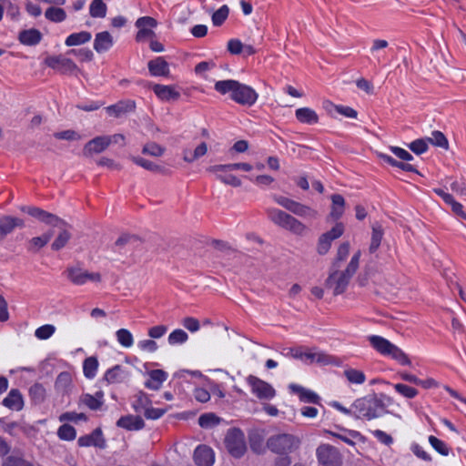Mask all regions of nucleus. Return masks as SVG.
<instances>
[{
  "label": "nucleus",
  "mask_w": 466,
  "mask_h": 466,
  "mask_svg": "<svg viewBox=\"0 0 466 466\" xmlns=\"http://www.w3.org/2000/svg\"><path fill=\"white\" fill-rule=\"evenodd\" d=\"M167 374L162 370H154L149 372V378L145 382L146 388L157 390L161 388L163 382L167 380Z\"/></svg>",
  "instance_id": "obj_25"
},
{
  "label": "nucleus",
  "mask_w": 466,
  "mask_h": 466,
  "mask_svg": "<svg viewBox=\"0 0 466 466\" xmlns=\"http://www.w3.org/2000/svg\"><path fill=\"white\" fill-rule=\"evenodd\" d=\"M148 70L152 76H167L169 75V67L167 62L161 56L150 60L147 64Z\"/></svg>",
  "instance_id": "obj_22"
},
{
  "label": "nucleus",
  "mask_w": 466,
  "mask_h": 466,
  "mask_svg": "<svg viewBox=\"0 0 466 466\" xmlns=\"http://www.w3.org/2000/svg\"><path fill=\"white\" fill-rule=\"evenodd\" d=\"M224 443L228 453L235 458L242 457L247 451L245 435L238 428H232L227 431Z\"/></svg>",
  "instance_id": "obj_6"
},
{
  "label": "nucleus",
  "mask_w": 466,
  "mask_h": 466,
  "mask_svg": "<svg viewBox=\"0 0 466 466\" xmlns=\"http://www.w3.org/2000/svg\"><path fill=\"white\" fill-rule=\"evenodd\" d=\"M55 326L46 324L36 329L35 335L39 339H47L55 333Z\"/></svg>",
  "instance_id": "obj_55"
},
{
  "label": "nucleus",
  "mask_w": 466,
  "mask_h": 466,
  "mask_svg": "<svg viewBox=\"0 0 466 466\" xmlns=\"http://www.w3.org/2000/svg\"><path fill=\"white\" fill-rule=\"evenodd\" d=\"M127 378V372L121 365H116L106 370L104 380L109 384L122 383Z\"/></svg>",
  "instance_id": "obj_21"
},
{
  "label": "nucleus",
  "mask_w": 466,
  "mask_h": 466,
  "mask_svg": "<svg viewBox=\"0 0 466 466\" xmlns=\"http://www.w3.org/2000/svg\"><path fill=\"white\" fill-rule=\"evenodd\" d=\"M72 381L69 372H61L56 380V388L59 390L66 391Z\"/></svg>",
  "instance_id": "obj_53"
},
{
  "label": "nucleus",
  "mask_w": 466,
  "mask_h": 466,
  "mask_svg": "<svg viewBox=\"0 0 466 466\" xmlns=\"http://www.w3.org/2000/svg\"><path fill=\"white\" fill-rule=\"evenodd\" d=\"M2 466H33V464L25 461L20 454L12 453L4 459Z\"/></svg>",
  "instance_id": "obj_43"
},
{
  "label": "nucleus",
  "mask_w": 466,
  "mask_h": 466,
  "mask_svg": "<svg viewBox=\"0 0 466 466\" xmlns=\"http://www.w3.org/2000/svg\"><path fill=\"white\" fill-rule=\"evenodd\" d=\"M382 237L383 230L381 228V226L374 225L372 227L371 241L369 248L370 253H374L379 248L381 243Z\"/></svg>",
  "instance_id": "obj_42"
},
{
  "label": "nucleus",
  "mask_w": 466,
  "mask_h": 466,
  "mask_svg": "<svg viewBox=\"0 0 466 466\" xmlns=\"http://www.w3.org/2000/svg\"><path fill=\"white\" fill-rule=\"evenodd\" d=\"M92 38L91 33L87 31H81L68 35L65 41L66 46H74L86 44Z\"/></svg>",
  "instance_id": "obj_31"
},
{
  "label": "nucleus",
  "mask_w": 466,
  "mask_h": 466,
  "mask_svg": "<svg viewBox=\"0 0 466 466\" xmlns=\"http://www.w3.org/2000/svg\"><path fill=\"white\" fill-rule=\"evenodd\" d=\"M45 16L52 22L60 23L66 18V14L64 9L52 6L46 10Z\"/></svg>",
  "instance_id": "obj_41"
},
{
  "label": "nucleus",
  "mask_w": 466,
  "mask_h": 466,
  "mask_svg": "<svg viewBox=\"0 0 466 466\" xmlns=\"http://www.w3.org/2000/svg\"><path fill=\"white\" fill-rule=\"evenodd\" d=\"M344 232L342 223L336 224L329 231L322 234L318 241V252L320 255L326 254L330 248L331 242L339 238Z\"/></svg>",
  "instance_id": "obj_12"
},
{
  "label": "nucleus",
  "mask_w": 466,
  "mask_h": 466,
  "mask_svg": "<svg viewBox=\"0 0 466 466\" xmlns=\"http://www.w3.org/2000/svg\"><path fill=\"white\" fill-rule=\"evenodd\" d=\"M429 442L431 445L441 455L447 456L449 454V449L447 445L440 439L435 436L429 437Z\"/></svg>",
  "instance_id": "obj_57"
},
{
  "label": "nucleus",
  "mask_w": 466,
  "mask_h": 466,
  "mask_svg": "<svg viewBox=\"0 0 466 466\" xmlns=\"http://www.w3.org/2000/svg\"><path fill=\"white\" fill-rule=\"evenodd\" d=\"M98 360L96 357H88L84 360L83 371L87 379H93L97 371Z\"/></svg>",
  "instance_id": "obj_38"
},
{
  "label": "nucleus",
  "mask_w": 466,
  "mask_h": 466,
  "mask_svg": "<svg viewBox=\"0 0 466 466\" xmlns=\"http://www.w3.org/2000/svg\"><path fill=\"white\" fill-rule=\"evenodd\" d=\"M54 227L58 228L60 231L56 239L54 240V242L52 243L51 248L53 250L58 251L67 244L72 236L71 233L66 229V228L69 227L67 222H66V225Z\"/></svg>",
  "instance_id": "obj_27"
},
{
  "label": "nucleus",
  "mask_w": 466,
  "mask_h": 466,
  "mask_svg": "<svg viewBox=\"0 0 466 466\" xmlns=\"http://www.w3.org/2000/svg\"><path fill=\"white\" fill-rule=\"evenodd\" d=\"M221 419L212 412L204 413L198 418V424L204 429L213 428L218 425Z\"/></svg>",
  "instance_id": "obj_39"
},
{
  "label": "nucleus",
  "mask_w": 466,
  "mask_h": 466,
  "mask_svg": "<svg viewBox=\"0 0 466 466\" xmlns=\"http://www.w3.org/2000/svg\"><path fill=\"white\" fill-rule=\"evenodd\" d=\"M166 412V410L156 409L150 405L143 411L144 416L148 420H157L162 417Z\"/></svg>",
  "instance_id": "obj_64"
},
{
  "label": "nucleus",
  "mask_w": 466,
  "mask_h": 466,
  "mask_svg": "<svg viewBox=\"0 0 466 466\" xmlns=\"http://www.w3.org/2000/svg\"><path fill=\"white\" fill-rule=\"evenodd\" d=\"M194 461L198 466H212L214 463V452L206 445H199L194 452Z\"/></svg>",
  "instance_id": "obj_15"
},
{
  "label": "nucleus",
  "mask_w": 466,
  "mask_h": 466,
  "mask_svg": "<svg viewBox=\"0 0 466 466\" xmlns=\"http://www.w3.org/2000/svg\"><path fill=\"white\" fill-rule=\"evenodd\" d=\"M81 401L86 404L90 410H97L101 408L103 400L95 398L91 394H85L81 398Z\"/></svg>",
  "instance_id": "obj_56"
},
{
  "label": "nucleus",
  "mask_w": 466,
  "mask_h": 466,
  "mask_svg": "<svg viewBox=\"0 0 466 466\" xmlns=\"http://www.w3.org/2000/svg\"><path fill=\"white\" fill-rule=\"evenodd\" d=\"M268 218L276 225L283 228L289 219L290 215L278 208H268Z\"/></svg>",
  "instance_id": "obj_33"
},
{
  "label": "nucleus",
  "mask_w": 466,
  "mask_h": 466,
  "mask_svg": "<svg viewBox=\"0 0 466 466\" xmlns=\"http://www.w3.org/2000/svg\"><path fill=\"white\" fill-rule=\"evenodd\" d=\"M360 258V251H357L351 258L350 263L344 270H340V265L333 262L328 279L325 281V287L331 289L333 295L338 296L345 292L350 279L356 273Z\"/></svg>",
  "instance_id": "obj_1"
},
{
  "label": "nucleus",
  "mask_w": 466,
  "mask_h": 466,
  "mask_svg": "<svg viewBox=\"0 0 466 466\" xmlns=\"http://www.w3.org/2000/svg\"><path fill=\"white\" fill-rule=\"evenodd\" d=\"M295 116L297 119L303 124L313 125L319 122L317 113L309 107H301L297 109Z\"/></svg>",
  "instance_id": "obj_29"
},
{
  "label": "nucleus",
  "mask_w": 466,
  "mask_h": 466,
  "mask_svg": "<svg viewBox=\"0 0 466 466\" xmlns=\"http://www.w3.org/2000/svg\"><path fill=\"white\" fill-rule=\"evenodd\" d=\"M116 339L125 348H130L134 343L133 335L127 329H120L116 332Z\"/></svg>",
  "instance_id": "obj_45"
},
{
  "label": "nucleus",
  "mask_w": 466,
  "mask_h": 466,
  "mask_svg": "<svg viewBox=\"0 0 466 466\" xmlns=\"http://www.w3.org/2000/svg\"><path fill=\"white\" fill-rule=\"evenodd\" d=\"M47 244L46 239L43 238V236L35 237L30 239L29 245H28V250L36 252L43 247H45Z\"/></svg>",
  "instance_id": "obj_63"
},
{
  "label": "nucleus",
  "mask_w": 466,
  "mask_h": 466,
  "mask_svg": "<svg viewBox=\"0 0 466 466\" xmlns=\"http://www.w3.org/2000/svg\"><path fill=\"white\" fill-rule=\"evenodd\" d=\"M108 147L109 145L106 136L96 137L85 145L83 155L88 157L93 154H99L105 151Z\"/></svg>",
  "instance_id": "obj_14"
},
{
  "label": "nucleus",
  "mask_w": 466,
  "mask_h": 466,
  "mask_svg": "<svg viewBox=\"0 0 466 466\" xmlns=\"http://www.w3.org/2000/svg\"><path fill=\"white\" fill-rule=\"evenodd\" d=\"M289 389L292 393L298 394L300 401L306 403L318 404L320 400L319 396L314 391L305 389L304 387L291 383Z\"/></svg>",
  "instance_id": "obj_17"
},
{
  "label": "nucleus",
  "mask_w": 466,
  "mask_h": 466,
  "mask_svg": "<svg viewBox=\"0 0 466 466\" xmlns=\"http://www.w3.org/2000/svg\"><path fill=\"white\" fill-rule=\"evenodd\" d=\"M307 365L317 363L321 366L335 364V358L323 351L313 350L304 347L302 358L300 359Z\"/></svg>",
  "instance_id": "obj_11"
},
{
  "label": "nucleus",
  "mask_w": 466,
  "mask_h": 466,
  "mask_svg": "<svg viewBox=\"0 0 466 466\" xmlns=\"http://www.w3.org/2000/svg\"><path fill=\"white\" fill-rule=\"evenodd\" d=\"M427 141L432 145L447 149L448 140L441 131H433L431 137L427 138Z\"/></svg>",
  "instance_id": "obj_52"
},
{
  "label": "nucleus",
  "mask_w": 466,
  "mask_h": 466,
  "mask_svg": "<svg viewBox=\"0 0 466 466\" xmlns=\"http://www.w3.org/2000/svg\"><path fill=\"white\" fill-rule=\"evenodd\" d=\"M220 172L217 173V178L219 179L222 183L230 185L232 187H238L241 186V181L234 175H227L223 176L219 174Z\"/></svg>",
  "instance_id": "obj_62"
},
{
  "label": "nucleus",
  "mask_w": 466,
  "mask_h": 466,
  "mask_svg": "<svg viewBox=\"0 0 466 466\" xmlns=\"http://www.w3.org/2000/svg\"><path fill=\"white\" fill-rule=\"evenodd\" d=\"M106 5L103 0H93L89 6V14L92 17L104 18L106 15Z\"/></svg>",
  "instance_id": "obj_37"
},
{
  "label": "nucleus",
  "mask_w": 466,
  "mask_h": 466,
  "mask_svg": "<svg viewBox=\"0 0 466 466\" xmlns=\"http://www.w3.org/2000/svg\"><path fill=\"white\" fill-rule=\"evenodd\" d=\"M352 409L358 418L372 420L385 412V404L381 399L373 394L356 400Z\"/></svg>",
  "instance_id": "obj_3"
},
{
  "label": "nucleus",
  "mask_w": 466,
  "mask_h": 466,
  "mask_svg": "<svg viewBox=\"0 0 466 466\" xmlns=\"http://www.w3.org/2000/svg\"><path fill=\"white\" fill-rule=\"evenodd\" d=\"M379 157L392 167H399L407 172H413V173H417V174L419 173L418 170L415 168V167L411 164L397 161L392 157L383 154V153H380L379 155Z\"/></svg>",
  "instance_id": "obj_35"
},
{
  "label": "nucleus",
  "mask_w": 466,
  "mask_h": 466,
  "mask_svg": "<svg viewBox=\"0 0 466 466\" xmlns=\"http://www.w3.org/2000/svg\"><path fill=\"white\" fill-rule=\"evenodd\" d=\"M164 152L165 148L155 142L146 144L142 149L143 154H147L153 157H160Z\"/></svg>",
  "instance_id": "obj_54"
},
{
  "label": "nucleus",
  "mask_w": 466,
  "mask_h": 466,
  "mask_svg": "<svg viewBox=\"0 0 466 466\" xmlns=\"http://www.w3.org/2000/svg\"><path fill=\"white\" fill-rule=\"evenodd\" d=\"M283 228L297 235H302L306 231V226L292 216L289 217Z\"/></svg>",
  "instance_id": "obj_44"
},
{
  "label": "nucleus",
  "mask_w": 466,
  "mask_h": 466,
  "mask_svg": "<svg viewBox=\"0 0 466 466\" xmlns=\"http://www.w3.org/2000/svg\"><path fill=\"white\" fill-rule=\"evenodd\" d=\"M77 443L81 447L96 446L103 448L105 446V440L103 439L101 430L96 429L91 434L80 437Z\"/></svg>",
  "instance_id": "obj_18"
},
{
  "label": "nucleus",
  "mask_w": 466,
  "mask_h": 466,
  "mask_svg": "<svg viewBox=\"0 0 466 466\" xmlns=\"http://www.w3.org/2000/svg\"><path fill=\"white\" fill-rule=\"evenodd\" d=\"M54 137L57 139H63V140H68V141H74L78 140L81 138V137L74 130H65L61 132H56L54 134Z\"/></svg>",
  "instance_id": "obj_61"
},
{
  "label": "nucleus",
  "mask_w": 466,
  "mask_h": 466,
  "mask_svg": "<svg viewBox=\"0 0 466 466\" xmlns=\"http://www.w3.org/2000/svg\"><path fill=\"white\" fill-rule=\"evenodd\" d=\"M394 389L395 390L400 394L401 396L407 398V399H413L415 398L419 391L417 389L413 388V387H410V386H408L406 384H403V383H397V384H394Z\"/></svg>",
  "instance_id": "obj_47"
},
{
  "label": "nucleus",
  "mask_w": 466,
  "mask_h": 466,
  "mask_svg": "<svg viewBox=\"0 0 466 466\" xmlns=\"http://www.w3.org/2000/svg\"><path fill=\"white\" fill-rule=\"evenodd\" d=\"M134 401L132 403V407L136 412H143L149 405H151V400L148 396L143 392L139 391L134 397Z\"/></svg>",
  "instance_id": "obj_34"
},
{
  "label": "nucleus",
  "mask_w": 466,
  "mask_h": 466,
  "mask_svg": "<svg viewBox=\"0 0 466 466\" xmlns=\"http://www.w3.org/2000/svg\"><path fill=\"white\" fill-rule=\"evenodd\" d=\"M41 32L35 28L23 30L18 35L20 43L25 46H35L41 41Z\"/></svg>",
  "instance_id": "obj_26"
},
{
  "label": "nucleus",
  "mask_w": 466,
  "mask_h": 466,
  "mask_svg": "<svg viewBox=\"0 0 466 466\" xmlns=\"http://www.w3.org/2000/svg\"><path fill=\"white\" fill-rule=\"evenodd\" d=\"M3 405L13 410H21L24 407V400L20 391L16 389L11 390L3 400Z\"/></svg>",
  "instance_id": "obj_23"
},
{
  "label": "nucleus",
  "mask_w": 466,
  "mask_h": 466,
  "mask_svg": "<svg viewBox=\"0 0 466 466\" xmlns=\"http://www.w3.org/2000/svg\"><path fill=\"white\" fill-rule=\"evenodd\" d=\"M236 169H242L244 171H250L252 169V166L248 163H234V164H227V165H215L208 167L207 171L210 173L217 174L218 172H226L232 171Z\"/></svg>",
  "instance_id": "obj_28"
},
{
  "label": "nucleus",
  "mask_w": 466,
  "mask_h": 466,
  "mask_svg": "<svg viewBox=\"0 0 466 466\" xmlns=\"http://www.w3.org/2000/svg\"><path fill=\"white\" fill-rule=\"evenodd\" d=\"M116 425L128 431H138L145 427V422L139 416L127 415L122 416L116 421Z\"/></svg>",
  "instance_id": "obj_20"
},
{
  "label": "nucleus",
  "mask_w": 466,
  "mask_h": 466,
  "mask_svg": "<svg viewBox=\"0 0 466 466\" xmlns=\"http://www.w3.org/2000/svg\"><path fill=\"white\" fill-rule=\"evenodd\" d=\"M65 274L68 280L74 285H85L88 281L99 283L101 282V274L98 272H89L79 266L67 267Z\"/></svg>",
  "instance_id": "obj_7"
},
{
  "label": "nucleus",
  "mask_w": 466,
  "mask_h": 466,
  "mask_svg": "<svg viewBox=\"0 0 466 466\" xmlns=\"http://www.w3.org/2000/svg\"><path fill=\"white\" fill-rule=\"evenodd\" d=\"M317 457L319 462L324 466L341 465V456L339 451L329 444L320 445L317 449Z\"/></svg>",
  "instance_id": "obj_9"
},
{
  "label": "nucleus",
  "mask_w": 466,
  "mask_h": 466,
  "mask_svg": "<svg viewBox=\"0 0 466 466\" xmlns=\"http://www.w3.org/2000/svg\"><path fill=\"white\" fill-rule=\"evenodd\" d=\"M371 347L379 353L384 356H390L401 365H410L409 357L396 345L390 340L379 335H370L368 337Z\"/></svg>",
  "instance_id": "obj_4"
},
{
  "label": "nucleus",
  "mask_w": 466,
  "mask_h": 466,
  "mask_svg": "<svg viewBox=\"0 0 466 466\" xmlns=\"http://www.w3.org/2000/svg\"><path fill=\"white\" fill-rule=\"evenodd\" d=\"M215 90L222 95L230 93V97L243 106H252L258 99V94L252 87L232 79L216 82Z\"/></svg>",
  "instance_id": "obj_2"
},
{
  "label": "nucleus",
  "mask_w": 466,
  "mask_h": 466,
  "mask_svg": "<svg viewBox=\"0 0 466 466\" xmlns=\"http://www.w3.org/2000/svg\"><path fill=\"white\" fill-rule=\"evenodd\" d=\"M343 375L351 384H363L366 380V376L361 370L348 368L343 371Z\"/></svg>",
  "instance_id": "obj_36"
},
{
  "label": "nucleus",
  "mask_w": 466,
  "mask_h": 466,
  "mask_svg": "<svg viewBox=\"0 0 466 466\" xmlns=\"http://www.w3.org/2000/svg\"><path fill=\"white\" fill-rule=\"evenodd\" d=\"M45 63L47 66L62 74L71 73L77 68L76 65L70 58L63 56H48L46 58Z\"/></svg>",
  "instance_id": "obj_13"
},
{
  "label": "nucleus",
  "mask_w": 466,
  "mask_h": 466,
  "mask_svg": "<svg viewBox=\"0 0 466 466\" xmlns=\"http://www.w3.org/2000/svg\"><path fill=\"white\" fill-rule=\"evenodd\" d=\"M131 159L135 164L142 167L143 168H145L147 170H149L152 172H157V173H164V171H165L164 167H162L147 159H145V158H142L139 157H132Z\"/></svg>",
  "instance_id": "obj_40"
},
{
  "label": "nucleus",
  "mask_w": 466,
  "mask_h": 466,
  "mask_svg": "<svg viewBox=\"0 0 466 466\" xmlns=\"http://www.w3.org/2000/svg\"><path fill=\"white\" fill-rule=\"evenodd\" d=\"M291 212L304 218H315L317 216L315 210L299 202H296Z\"/></svg>",
  "instance_id": "obj_51"
},
{
  "label": "nucleus",
  "mask_w": 466,
  "mask_h": 466,
  "mask_svg": "<svg viewBox=\"0 0 466 466\" xmlns=\"http://www.w3.org/2000/svg\"><path fill=\"white\" fill-rule=\"evenodd\" d=\"M187 339V333L181 329H177L173 330L167 338V341L170 345L183 344Z\"/></svg>",
  "instance_id": "obj_46"
},
{
  "label": "nucleus",
  "mask_w": 466,
  "mask_h": 466,
  "mask_svg": "<svg viewBox=\"0 0 466 466\" xmlns=\"http://www.w3.org/2000/svg\"><path fill=\"white\" fill-rule=\"evenodd\" d=\"M229 9L224 5L212 15V23L215 26L221 25L228 18Z\"/></svg>",
  "instance_id": "obj_48"
},
{
  "label": "nucleus",
  "mask_w": 466,
  "mask_h": 466,
  "mask_svg": "<svg viewBox=\"0 0 466 466\" xmlns=\"http://www.w3.org/2000/svg\"><path fill=\"white\" fill-rule=\"evenodd\" d=\"M24 220L12 216H3L0 218V237L4 238L12 233L15 228H24Z\"/></svg>",
  "instance_id": "obj_16"
},
{
  "label": "nucleus",
  "mask_w": 466,
  "mask_h": 466,
  "mask_svg": "<svg viewBox=\"0 0 466 466\" xmlns=\"http://www.w3.org/2000/svg\"><path fill=\"white\" fill-rule=\"evenodd\" d=\"M29 394H30L31 399L35 402L39 403V402H42L45 399L46 390L43 387V385H41L39 383H35L30 387Z\"/></svg>",
  "instance_id": "obj_50"
},
{
  "label": "nucleus",
  "mask_w": 466,
  "mask_h": 466,
  "mask_svg": "<svg viewBox=\"0 0 466 466\" xmlns=\"http://www.w3.org/2000/svg\"><path fill=\"white\" fill-rule=\"evenodd\" d=\"M299 439L288 433L272 435L267 441L269 451L279 455H288L299 449Z\"/></svg>",
  "instance_id": "obj_5"
},
{
  "label": "nucleus",
  "mask_w": 466,
  "mask_h": 466,
  "mask_svg": "<svg viewBox=\"0 0 466 466\" xmlns=\"http://www.w3.org/2000/svg\"><path fill=\"white\" fill-rule=\"evenodd\" d=\"M21 210L49 226L66 225V221L64 219L36 207H22Z\"/></svg>",
  "instance_id": "obj_10"
},
{
  "label": "nucleus",
  "mask_w": 466,
  "mask_h": 466,
  "mask_svg": "<svg viewBox=\"0 0 466 466\" xmlns=\"http://www.w3.org/2000/svg\"><path fill=\"white\" fill-rule=\"evenodd\" d=\"M114 45V39L112 35L107 32L97 33L94 40V49L97 53H105L108 51Z\"/></svg>",
  "instance_id": "obj_19"
},
{
  "label": "nucleus",
  "mask_w": 466,
  "mask_h": 466,
  "mask_svg": "<svg viewBox=\"0 0 466 466\" xmlns=\"http://www.w3.org/2000/svg\"><path fill=\"white\" fill-rule=\"evenodd\" d=\"M140 243V239L136 235L123 234L115 242V247L121 251L126 247L134 248Z\"/></svg>",
  "instance_id": "obj_30"
},
{
  "label": "nucleus",
  "mask_w": 466,
  "mask_h": 466,
  "mask_svg": "<svg viewBox=\"0 0 466 466\" xmlns=\"http://www.w3.org/2000/svg\"><path fill=\"white\" fill-rule=\"evenodd\" d=\"M304 347H294V348H285L281 351V354L287 358H292L296 360H300L302 358Z\"/></svg>",
  "instance_id": "obj_59"
},
{
  "label": "nucleus",
  "mask_w": 466,
  "mask_h": 466,
  "mask_svg": "<svg viewBox=\"0 0 466 466\" xmlns=\"http://www.w3.org/2000/svg\"><path fill=\"white\" fill-rule=\"evenodd\" d=\"M67 54L78 56L82 61H91L94 56L93 52L87 48L71 49Z\"/></svg>",
  "instance_id": "obj_60"
},
{
  "label": "nucleus",
  "mask_w": 466,
  "mask_h": 466,
  "mask_svg": "<svg viewBox=\"0 0 466 466\" xmlns=\"http://www.w3.org/2000/svg\"><path fill=\"white\" fill-rule=\"evenodd\" d=\"M57 435L61 440L73 441L76 439V432L73 426L69 424H63L59 427Z\"/></svg>",
  "instance_id": "obj_49"
},
{
  "label": "nucleus",
  "mask_w": 466,
  "mask_h": 466,
  "mask_svg": "<svg viewBox=\"0 0 466 466\" xmlns=\"http://www.w3.org/2000/svg\"><path fill=\"white\" fill-rule=\"evenodd\" d=\"M331 201L332 207L330 217L337 220L342 216L344 212L345 200L341 195L334 194L331 196Z\"/></svg>",
  "instance_id": "obj_32"
},
{
  "label": "nucleus",
  "mask_w": 466,
  "mask_h": 466,
  "mask_svg": "<svg viewBox=\"0 0 466 466\" xmlns=\"http://www.w3.org/2000/svg\"><path fill=\"white\" fill-rule=\"evenodd\" d=\"M409 147L410 149L417 154V155H420L424 152L427 151L428 149V144H427V140L425 139H417V140H414L413 142H411L410 145H409Z\"/></svg>",
  "instance_id": "obj_58"
},
{
  "label": "nucleus",
  "mask_w": 466,
  "mask_h": 466,
  "mask_svg": "<svg viewBox=\"0 0 466 466\" xmlns=\"http://www.w3.org/2000/svg\"><path fill=\"white\" fill-rule=\"evenodd\" d=\"M247 382L251 392L259 400H271L276 395V390L269 383L254 375L248 376Z\"/></svg>",
  "instance_id": "obj_8"
},
{
  "label": "nucleus",
  "mask_w": 466,
  "mask_h": 466,
  "mask_svg": "<svg viewBox=\"0 0 466 466\" xmlns=\"http://www.w3.org/2000/svg\"><path fill=\"white\" fill-rule=\"evenodd\" d=\"M153 90L157 97L163 101L177 100L180 96L179 92L176 91L171 86L156 84L153 86Z\"/></svg>",
  "instance_id": "obj_24"
}]
</instances>
